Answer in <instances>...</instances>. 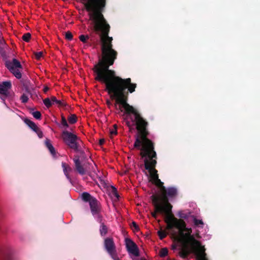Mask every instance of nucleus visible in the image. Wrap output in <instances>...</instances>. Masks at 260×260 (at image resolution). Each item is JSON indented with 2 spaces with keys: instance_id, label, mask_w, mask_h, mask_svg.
<instances>
[{
  "instance_id": "1",
  "label": "nucleus",
  "mask_w": 260,
  "mask_h": 260,
  "mask_svg": "<svg viewBox=\"0 0 260 260\" xmlns=\"http://www.w3.org/2000/svg\"><path fill=\"white\" fill-rule=\"evenodd\" d=\"M86 10L89 12L90 19L93 23L94 30L100 35L102 58L94 66L93 71L95 74H115L109 70L116 58L117 52L112 48V37L108 36L110 26L102 14L105 6L106 0H81Z\"/></svg>"
},
{
  "instance_id": "2",
  "label": "nucleus",
  "mask_w": 260,
  "mask_h": 260,
  "mask_svg": "<svg viewBox=\"0 0 260 260\" xmlns=\"http://www.w3.org/2000/svg\"><path fill=\"white\" fill-rule=\"evenodd\" d=\"M180 242L182 245L180 252L181 256L185 258L188 254L193 252L196 255L197 260H208L206 257L205 249L204 246H201L199 241H188L186 243L184 241Z\"/></svg>"
},
{
  "instance_id": "3",
  "label": "nucleus",
  "mask_w": 260,
  "mask_h": 260,
  "mask_svg": "<svg viewBox=\"0 0 260 260\" xmlns=\"http://www.w3.org/2000/svg\"><path fill=\"white\" fill-rule=\"evenodd\" d=\"M61 138L64 142L71 148L75 150L78 149L79 146L78 138L75 134L67 131H63Z\"/></svg>"
},
{
  "instance_id": "4",
  "label": "nucleus",
  "mask_w": 260,
  "mask_h": 260,
  "mask_svg": "<svg viewBox=\"0 0 260 260\" xmlns=\"http://www.w3.org/2000/svg\"><path fill=\"white\" fill-rule=\"evenodd\" d=\"M6 64L8 69L17 78H21L22 67L19 61L13 59L11 61H7Z\"/></svg>"
},
{
  "instance_id": "5",
  "label": "nucleus",
  "mask_w": 260,
  "mask_h": 260,
  "mask_svg": "<svg viewBox=\"0 0 260 260\" xmlns=\"http://www.w3.org/2000/svg\"><path fill=\"white\" fill-rule=\"evenodd\" d=\"M82 198L84 201L89 202L91 212L93 214L98 212L100 209L99 203L95 198L87 192L82 193Z\"/></svg>"
},
{
  "instance_id": "6",
  "label": "nucleus",
  "mask_w": 260,
  "mask_h": 260,
  "mask_svg": "<svg viewBox=\"0 0 260 260\" xmlns=\"http://www.w3.org/2000/svg\"><path fill=\"white\" fill-rule=\"evenodd\" d=\"M104 245L107 251L112 258L114 260H119L116 254L115 246L113 239L109 238H106L105 240Z\"/></svg>"
},
{
  "instance_id": "7",
  "label": "nucleus",
  "mask_w": 260,
  "mask_h": 260,
  "mask_svg": "<svg viewBox=\"0 0 260 260\" xmlns=\"http://www.w3.org/2000/svg\"><path fill=\"white\" fill-rule=\"evenodd\" d=\"M126 246L129 253L135 256L139 255V249L137 245L131 240L126 239L125 240Z\"/></svg>"
},
{
  "instance_id": "8",
  "label": "nucleus",
  "mask_w": 260,
  "mask_h": 260,
  "mask_svg": "<svg viewBox=\"0 0 260 260\" xmlns=\"http://www.w3.org/2000/svg\"><path fill=\"white\" fill-rule=\"evenodd\" d=\"M11 87L10 82H4L0 83V94H6L8 89Z\"/></svg>"
},
{
  "instance_id": "9",
  "label": "nucleus",
  "mask_w": 260,
  "mask_h": 260,
  "mask_svg": "<svg viewBox=\"0 0 260 260\" xmlns=\"http://www.w3.org/2000/svg\"><path fill=\"white\" fill-rule=\"evenodd\" d=\"M75 165L76 169L78 171V172L82 174H85L87 171V167L86 165H84L85 166V168H83V167L80 165L79 160L78 159L77 160H75Z\"/></svg>"
},
{
  "instance_id": "10",
  "label": "nucleus",
  "mask_w": 260,
  "mask_h": 260,
  "mask_svg": "<svg viewBox=\"0 0 260 260\" xmlns=\"http://www.w3.org/2000/svg\"><path fill=\"white\" fill-rule=\"evenodd\" d=\"M108 191L109 192L110 195L111 196L113 200H114V201H116L118 199L119 195L115 187L113 186H109L108 188Z\"/></svg>"
},
{
  "instance_id": "11",
  "label": "nucleus",
  "mask_w": 260,
  "mask_h": 260,
  "mask_svg": "<svg viewBox=\"0 0 260 260\" xmlns=\"http://www.w3.org/2000/svg\"><path fill=\"white\" fill-rule=\"evenodd\" d=\"M62 167L63 168V172L66 176L67 177V178H69V174L71 171V168L69 166V165L65 163L62 164Z\"/></svg>"
},
{
  "instance_id": "12",
  "label": "nucleus",
  "mask_w": 260,
  "mask_h": 260,
  "mask_svg": "<svg viewBox=\"0 0 260 260\" xmlns=\"http://www.w3.org/2000/svg\"><path fill=\"white\" fill-rule=\"evenodd\" d=\"M46 145L48 148V149L50 150V152L52 154L54 155L55 153V149L53 146L50 143V142L49 140L47 139L45 142Z\"/></svg>"
},
{
  "instance_id": "13",
  "label": "nucleus",
  "mask_w": 260,
  "mask_h": 260,
  "mask_svg": "<svg viewBox=\"0 0 260 260\" xmlns=\"http://www.w3.org/2000/svg\"><path fill=\"white\" fill-rule=\"evenodd\" d=\"M25 122L28 125V126L31 128H32L34 131H35V132H37V131L38 130V127H37V126L35 124V123H34L33 122L30 121V120H27L25 121Z\"/></svg>"
},
{
  "instance_id": "14",
  "label": "nucleus",
  "mask_w": 260,
  "mask_h": 260,
  "mask_svg": "<svg viewBox=\"0 0 260 260\" xmlns=\"http://www.w3.org/2000/svg\"><path fill=\"white\" fill-rule=\"evenodd\" d=\"M43 103L47 108H49L53 105V103L50 98H46L43 100Z\"/></svg>"
},
{
  "instance_id": "15",
  "label": "nucleus",
  "mask_w": 260,
  "mask_h": 260,
  "mask_svg": "<svg viewBox=\"0 0 260 260\" xmlns=\"http://www.w3.org/2000/svg\"><path fill=\"white\" fill-rule=\"evenodd\" d=\"M70 123L73 124L76 122V116L75 115H71L68 118Z\"/></svg>"
},
{
  "instance_id": "16",
  "label": "nucleus",
  "mask_w": 260,
  "mask_h": 260,
  "mask_svg": "<svg viewBox=\"0 0 260 260\" xmlns=\"http://www.w3.org/2000/svg\"><path fill=\"white\" fill-rule=\"evenodd\" d=\"M158 234L161 239L164 238L167 236V233L165 231H163L162 230L158 231Z\"/></svg>"
},
{
  "instance_id": "17",
  "label": "nucleus",
  "mask_w": 260,
  "mask_h": 260,
  "mask_svg": "<svg viewBox=\"0 0 260 260\" xmlns=\"http://www.w3.org/2000/svg\"><path fill=\"white\" fill-rule=\"evenodd\" d=\"M31 37V35L29 33L25 34L23 37L22 39L26 42H28Z\"/></svg>"
},
{
  "instance_id": "18",
  "label": "nucleus",
  "mask_w": 260,
  "mask_h": 260,
  "mask_svg": "<svg viewBox=\"0 0 260 260\" xmlns=\"http://www.w3.org/2000/svg\"><path fill=\"white\" fill-rule=\"evenodd\" d=\"M61 125L65 128L68 127V124L66 118L63 116H61Z\"/></svg>"
},
{
  "instance_id": "19",
  "label": "nucleus",
  "mask_w": 260,
  "mask_h": 260,
  "mask_svg": "<svg viewBox=\"0 0 260 260\" xmlns=\"http://www.w3.org/2000/svg\"><path fill=\"white\" fill-rule=\"evenodd\" d=\"M168 250L166 248L162 249L160 251L159 254L161 257H165L168 254Z\"/></svg>"
},
{
  "instance_id": "20",
  "label": "nucleus",
  "mask_w": 260,
  "mask_h": 260,
  "mask_svg": "<svg viewBox=\"0 0 260 260\" xmlns=\"http://www.w3.org/2000/svg\"><path fill=\"white\" fill-rule=\"evenodd\" d=\"M193 222L194 223V224L197 226H199L200 225H203V222L202 220H200V219H196V218H194L193 219Z\"/></svg>"
},
{
  "instance_id": "21",
  "label": "nucleus",
  "mask_w": 260,
  "mask_h": 260,
  "mask_svg": "<svg viewBox=\"0 0 260 260\" xmlns=\"http://www.w3.org/2000/svg\"><path fill=\"white\" fill-rule=\"evenodd\" d=\"M107 231V229L105 225H102V228L100 230L101 234L102 235H104L106 234Z\"/></svg>"
},
{
  "instance_id": "22",
  "label": "nucleus",
  "mask_w": 260,
  "mask_h": 260,
  "mask_svg": "<svg viewBox=\"0 0 260 260\" xmlns=\"http://www.w3.org/2000/svg\"><path fill=\"white\" fill-rule=\"evenodd\" d=\"M32 115L34 117L37 119H40L41 116V114L39 111H35L32 113Z\"/></svg>"
},
{
  "instance_id": "23",
  "label": "nucleus",
  "mask_w": 260,
  "mask_h": 260,
  "mask_svg": "<svg viewBox=\"0 0 260 260\" xmlns=\"http://www.w3.org/2000/svg\"><path fill=\"white\" fill-rule=\"evenodd\" d=\"M21 100L23 103H26L28 100V96L25 94H23L21 97Z\"/></svg>"
},
{
  "instance_id": "24",
  "label": "nucleus",
  "mask_w": 260,
  "mask_h": 260,
  "mask_svg": "<svg viewBox=\"0 0 260 260\" xmlns=\"http://www.w3.org/2000/svg\"><path fill=\"white\" fill-rule=\"evenodd\" d=\"M66 38L68 40H71L73 38L72 34L71 32L68 31L66 33Z\"/></svg>"
},
{
  "instance_id": "25",
  "label": "nucleus",
  "mask_w": 260,
  "mask_h": 260,
  "mask_svg": "<svg viewBox=\"0 0 260 260\" xmlns=\"http://www.w3.org/2000/svg\"><path fill=\"white\" fill-rule=\"evenodd\" d=\"M34 54L37 59H39L43 56V52H35Z\"/></svg>"
},
{
  "instance_id": "26",
  "label": "nucleus",
  "mask_w": 260,
  "mask_h": 260,
  "mask_svg": "<svg viewBox=\"0 0 260 260\" xmlns=\"http://www.w3.org/2000/svg\"><path fill=\"white\" fill-rule=\"evenodd\" d=\"M79 38L82 42H85L86 40L88 38V37L87 36H85L84 35H81L80 36Z\"/></svg>"
},
{
  "instance_id": "27",
  "label": "nucleus",
  "mask_w": 260,
  "mask_h": 260,
  "mask_svg": "<svg viewBox=\"0 0 260 260\" xmlns=\"http://www.w3.org/2000/svg\"><path fill=\"white\" fill-rule=\"evenodd\" d=\"M56 104L60 107H63L66 105V104L63 101L59 100L57 101Z\"/></svg>"
},
{
  "instance_id": "28",
  "label": "nucleus",
  "mask_w": 260,
  "mask_h": 260,
  "mask_svg": "<svg viewBox=\"0 0 260 260\" xmlns=\"http://www.w3.org/2000/svg\"><path fill=\"white\" fill-rule=\"evenodd\" d=\"M132 228L134 230H136V231H138V227L136 224V222H132Z\"/></svg>"
},
{
  "instance_id": "29",
  "label": "nucleus",
  "mask_w": 260,
  "mask_h": 260,
  "mask_svg": "<svg viewBox=\"0 0 260 260\" xmlns=\"http://www.w3.org/2000/svg\"><path fill=\"white\" fill-rule=\"evenodd\" d=\"M114 129H112L110 131V134L111 135H116L117 134V131H116V125H114Z\"/></svg>"
},
{
  "instance_id": "30",
  "label": "nucleus",
  "mask_w": 260,
  "mask_h": 260,
  "mask_svg": "<svg viewBox=\"0 0 260 260\" xmlns=\"http://www.w3.org/2000/svg\"><path fill=\"white\" fill-rule=\"evenodd\" d=\"M50 99H51L53 104L57 103V102L58 100L56 99V98L55 96H51Z\"/></svg>"
},
{
  "instance_id": "31",
  "label": "nucleus",
  "mask_w": 260,
  "mask_h": 260,
  "mask_svg": "<svg viewBox=\"0 0 260 260\" xmlns=\"http://www.w3.org/2000/svg\"><path fill=\"white\" fill-rule=\"evenodd\" d=\"M36 132L38 134V135L40 138H42L43 137V133L39 128L37 132Z\"/></svg>"
},
{
  "instance_id": "32",
  "label": "nucleus",
  "mask_w": 260,
  "mask_h": 260,
  "mask_svg": "<svg viewBox=\"0 0 260 260\" xmlns=\"http://www.w3.org/2000/svg\"><path fill=\"white\" fill-rule=\"evenodd\" d=\"M155 209H156L155 208ZM156 212H160V211H156V210H155V212L154 213H152V215L153 216V217H154L155 218L156 217ZM160 213H164L165 214V213L164 211H161V212H160Z\"/></svg>"
},
{
  "instance_id": "33",
  "label": "nucleus",
  "mask_w": 260,
  "mask_h": 260,
  "mask_svg": "<svg viewBox=\"0 0 260 260\" xmlns=\"http://www.w3.org/2000/svg\"><path fill=\"white\" fill-rule=\"evenodd\" d=\"M105 142V140L104 139H100L99 141V143L101 145H102Z\"/></svg>"
},
{
  "instance_id": "34",
  "label": "nucleus",
  "mask_w": 260,
  "mask_h": 260,
  "mask_svg": "<svg viewBox=\"0 0 260 260\" xmlns=\"http://www.w3.org/2000/svg\"><path fill=\"white\" fill-rule=\"evenodd\" d=\"M49 90V88L48 87H45L44 88V91L46 92Z\"/></svg>"
},
{
  "instance_id": "35",
  "label": "nucleus",
  "mask_w": 260,
  "mask_h": 260,
  "mask_svg": "<svg viewBox=\"0 0 260 260\" xmlns=\"http://www.w3.org/2000/svg\"><path fill=\"white\" fill-rule=\"evenodd\" d=\"M0 42H1V43H2L3 44V43H4V41L3 40H0Z\"/></svg>"
},
{
  "instance_id": "36",
  "label": "nucleus",
  "mask_w": 260,
  "mask_h": 260,
  "mask_svg": "<svg viewBox=\"0 0 260 260\" xmlns=\"http://www.w3.org/2000/svg\"><path fill=\"white\" fill-rule=\"evenodd\" d=\"M131 93H132L133 92H134L135 90H128Z\"/></svg>"
},
{
  "instance_id": "37",
  "label": "nucleus",
  "mask_w": 260,
  "mask_h": 260,
  "mask_svg": "<svg viewBox=\"0 0 260 260\" xmlns=\"http://www.w3.org/2000/svg\"><path fill=\"white\" fill-rule=\"evenodd\" d=\"M197 237L198 238H199V237H200V236H199V234H197Z\"/></svg>"
}]
</instances>
